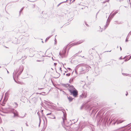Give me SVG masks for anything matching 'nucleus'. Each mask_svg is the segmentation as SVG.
Listing matches in <instances>:
<instances>
[{
	"mask_svg": "<svg viewBox=\"0 0 131 131\" xmlns=\"http://www.w3.org/2000/svg\"><path fill=\"white\" fill-rule=\"evenodd\" d=\"M89 68V67L86 64H80L76 66L75 69L76 71L79 72L80 74H83L85 73L88 71Z\"/></svg>",
	"mask_w": 131,
	"mask_h": 131,
	"instance_id": "nucleus-1",
	"label": "nucleus"
},
{
	"mask_svg": "<svg viewBox=\"0 0 131 131\" xmlns=\"http://www.w3.org/2000/svg\"><path fill=\"white\" fill-rule=\"evenodd\" d=\"M7 111H9V113H12L14 114V115L13 116L14 118L17 117L23 118L25 117L26 115V113H25L23 117H19V116L18 112L17 110L13 108H8L7 109Z\"/></svg>",
	"mask_w": 131,
	"mask_h": 131,
	"instance_id": "nucleus-2",
	"label": "nucleus"
},
{
	"mask_svg": "<svg viewBox=\"0 0 131 131\" xmlns=\"http://www.w3.org/2000/svg\"><path fill=\"white\" fill-rule=\"evenodd\" d=\"M66 86L67 87V89L70 92L75 89L73 86L69 84H67L66 85Z\"/></svg>",
	"mask_w": 131,
	"mask_h": 131,
	"instance_id": "nucleus-3",
	"label": "nucleus"
},
{
	"mask_svg": "<svg viewBox=\"0 0 131 131\" xmlns=\"http://www.w3.org/2000/svg\"><path fill=\"white\" fill-rule=\"evenodd\" d=\"M70 93V95H72L74 97H77L78 94V91L75 89Z\"/></svg>",
	"mask_w": 131,
	"mask_h": 131,
	"instance_id": "nucleus-4",
	"label": "nucleus"
},
{
	"mask_svg": "<svg viewBox=\"0 0 131 131\" xmlns=\"http://www.w3.org/2000/svg\"><path fill=\"white\" fill-rule=\"evenodd\" d=\"M66 52V49H64L62 51V53H61L60 52H59V54L61 57L63 58L64 57H65V54Z\"/></svg>",
	"mask_w": 131,
	"mask_h": 131,
	"instance_id": "nucleus-5",
	"label": "nucleus"
},
{
	"mask_svg": "<svg viewBox=\"0 0 131 131\" xmlns=\"http://www.w3.org/2000/svg\"><path fill=\"white\" fill-rule=\"evenodd\" d=\"M84 40H81L79 41H78L77 42H74V43H72L71 44V46H74L75 45H78L79 44H80L84 41Z\"/></svg>",
	"mask_w": 131,
	"mask_h": 131,
	"instance_id": "nucleus-6",
	"label": "nucleus"
},
{
	"mask_svg": "<svg viewBox=\"0 0 131 131\" xmlns=\"http://www.w3.org/2000/svg\"><path fill=\"white\" fill-rule=\"evenodd\" d=\"M87 93L86 92H83L82 94L80 96V98H85L87 97Z\"/></svg>",
	"mask_w": 131,
	"mask_h": 131,
	"instance_id": "nucleus-7",
	"label": "nucleus"
},
{
	"mask_svg": "<svg viewBox=\"0 0 131 131\" xmlns=\"http://www.w3.org/2000/svg\"><path fill=\"white\" fill-rule=\"evenodd\" d=\"M46 115L48 116L49 115V116L48 117L52 119H55L56 118L51 113H49L46 114Z\"/></svg>",
	"mask_w": 131,
	"mask_h": 131,
	"instance_id": "nucleus-8",
	"label": "nucleus"
},
{
	"mask_svg": "<svg viewBox=\"0 0 131 131\" xmlns=\"http://www.w3.org/2000/svg\"><path fill=\"white\" fill-rule=\"evenodd\" d=\"M125 121V120H118L117 119L116 121L114 123V124L115 125V124L116 123L117 124H119Z\"/></svg>",
	"mask_w": 131,
	"mask_h": 131,
	"instance_id": "nucleus-9",
	"label": "nucleus"
},
{
	"mask_svg": "<svg viewBox=\"0 0 131 131\" xmlns=\"http://www.w3.org/2000/svg\"><path fill=\"white\" fill-rule=\"evenodd\" d=\"M23 68H20L19 70V72L18 73L17 76V78H18L20 74L21 73L22 71H23Z\"/></svg>",
	"mask_w": 131,
	"mask_h": 131,
	"instance_id": "nucleus-10",
	"label": "nucleus"
},
{
	"mask_svg": "<svg viewBox=\"0 0 131 131\" xmlns=\"http://www.w3.org/2000/svg\"><path fill=\"white\" fill-rule=\"evenodd\" d=\"M18 71H17L16 70L15 73H13V78L14 79V80H15V81L17 82L15 80V78H14V76L15 75L16 76V74H17V72H18Z\"/></svg>",
	"mask_w": 131,
	"mask_h": 131,
	"instance_id": "nucleus-11",
	"label": "nucleus"
},
{
	"mask_svg": "<svg viewBox=\"0 0 131 131\" xmlns=\"http://www.w3.org/2000/svg\"><path fill=\"white\" fill-rule=\"evenodd\" d=\"M110 22V21L108 20H108H107L106 25L104 26V29H105L108 26V25L109 24Z\"/></svg>",
	"mask_w": 131,
	"mask_h": 131,
	"instance_id": "nucleus-12",
	"label": "nucleus"
},
{
	"mask_svg": "<svg viewBox=\"0 0 131 131\" xmlns=\"http://www.w3.org/2000/svg\"><path fill=\"white\" fill-rule=\"evenodd\" d=\"M63 117L62 118V119H63V123H64L65 121L66 120V117L64 115V113L63 112Z\"/></svg>",
	"mask_w": 131,
	"mask_h": 131,
	"instance_id": "nucleus-13",
	"label": "nucleus"
},
{
	"mask_svg": "<svg viewBox=\"0 0 131 131\" xmlns=\"http://www.w3.org/2000/svg\"><path fill=\"white\" fill-rule=\"evenodd\" d=\"M115 14H116L114 13L111 15L110 14L109 16V17H110V18L112 19Z\"/></svg>",
	"mask_w": 131,
	"mask_h": 131,
	"instance_id": "nucleus-14",
	"label": "nucleus"
},
{
	"mask_svg": "<svg viewBox=\"0 0 131 131\" xmlns=\"http://www.w3.org/2000/svg\"><path fill=\"white\" fill-rule=\"evenodd\" d=\"M67 97H68V100H69V101L70 102H71V101H72V100H73V98H72V97H71L70 96H69V97L68 96Z\"/></svg>",
	"mask_w": 131,
	"mask_h": 131,
	"instance_id": "nucleus-15",
	"label": "nucleus"
},
{
	"mask_svg": "<svg viewBox=\"0 0 131 131\" xmlns=\"http://www.w3.org/2000/svg\"><path fill=\"white\" fill-rule=\"evenodd\" d=\"M13 104L14 105H14L15 106L14 107L15 108H17L18 106V105L15 102H14V103Z\"/></svg>",
	"mask_w": 131,
	"mask_h": 131,
	"instance_id": "nucleus-16",
	"label": "nucleus"
},
{
	"mask_svg": "<svg viewBox=\"0 0 131 131\" xmlns=\"http://www.w3.org/2000/svg\"><path fill=\"white\" fill-rule=\"evenodd\" d=\"M57 111H62V110H63V109L62 107H60L59 108H57Z\"/></svg>",
	"mask_w": 131,
	"mask_h": 131,
	"instance_id": "nucleus-17",
	"label": "nucleus"
},
{
	"mask_svg": "<svg viewBox=\"0 0 131 131\" xmlns=\"http://www.w3.org/2000/svg\"><path fill=\"white\" fill-rule=\"evenodd\" d=\"M68 1L67 0L66 1H64V2H62L61 3H60V4H59L58 5H57V7H58L59 5H60L62 3H65V2H67Z\"/></svg>",
	"mask_w": 131,
	"mask_h": 131,
	"instance_id": "nucleus-18",
	"label": "nucleus"
},
{
	"mask_svg": "<svg viewBox=\"0 0 131 131\" xmlns=\"http://www.w3.org/2000/svg\"><path fill=\"white\" fill-rule=\"evenodd\" d=\"M122 74L124 76H128L129 75V74H128L125 73H122Z\"/></svg>",
	"mask_w": 131,
	"mask_h": 131,
	"instance_id": "nucleus-19",
	"label": "nucleus"
},
{
	"mask_svg": "<svg viewBox=\"0 0 131 131\" xmlns=\"http://www.w3.org/2000/svg\"><path fill=\"white\" fill-rule=\"evenodd\" d=\"M51 36H49L48 37H47L46 39V40H45V41H47L51 37Z\"/></svg>",
	"mask_w": 131,
	"mask_h": 131,
	"instance_id": "nucleus-20",
	"label": "nucleus"
},
{
	"mask_svg": "<svg viewBox=\"0 0 131 131\" xmlns=\"http://www.w3.org/2000/svg\"><path fill=\"white\" fill-rule=\"evenodd\" d=\"M39 126H40V124L41 123V120L40 118V116H39Z\"/></svg>",
	"mask_w": 131,
	"mask_h": 131,
	"instance_id": "nucleus-21",
	"label": "nucleus"
},
{
	"mask_svg": "<svg viewBox=\"0 0 131 131\" xmlns=\"http://www.w3.org/2000/svg\"><path fill=\"white\" fill-rule=\"evenodd\" d=\"M129 125V124H128V125H126V126H124V127H121V128H119L118 129V130H119V129H121V128H124V127H126V126H128V125Z\"/></svg>",
	"mask_w": 131,
	"mask_h": 131,
	"instance_id": "nucleus-22",
	"label": "nucleus"
},
{
	"mask_svg": "<svg viewBox=\"0 0 131 131\" xmlns=\"http://www.w3.org/2000/svg\"><path fill=\"white\" fill-rule=\"evenodd\" d=\"M73 78H71L70 79L69 81L70 83H71V82H72L73 81Z\"/></svg>",
	"mask_w": 131,
	"mask_h": 131,
	"instance_id": "nucleus-23",
	"label": "nucleus"
},
{
	"mask_svg": "<svg viewBox=\"0 0 131 131\" xmlns=\"http://www.w3.org/2000/svg\"><path fill=\"white\" fill-rule=\"evenodd\" d=\"M24 8V7H23L21 9H20V13L21 12H22V10H23V9Z\"/></svg>",
	"mask_w": 131,
	"mask_h": 131,
	"instance_id": "nucleus-24",
	"label": "nucleus"
},
{
	"mask_svg": "<svg viewBox=\"0 0 131 131\" xmlns=\"http://www.w3.org/2000/svg\"><path fill=\"white\" fill-rule=\"evenodd\" d=\"M128 37L127 36V38L125 40V41L126 42H127L128 41V38H127Z\"/></svg>",
	"mask_w": 131,
	"mask_h": 131,
	"instance_id": "nucleus-25",
	"label": "nucleus"
},
{
	"mask_svg": "<svg viewBox=\"0 0 131 131\" xmlns=\"http://www.w3.org/2000/svg\"><path fill=\"white\" fill-rule=\"evenodd\" d=\"M131 34V31L128 34L127 36L128 37H129V36Z\"/></svg>",
	"mask_w": 131,
	"mask_h": 131,
	"instance_id": "nucleus-26",
	"label": "nucleus"
},
{
	"mask_svg": "<svg viewBox=\"0 0 131 131\" xmlns=\"http://www.w3.org/2000/svg\"><path fill=\"white\" fill-rule=\"evenodd\" d=\"M70 75V73H67L66 74V75L68 76H69Z\"/></svg>",
	"mask_w": 131,
	"mask_h": 131,
	"instance_id": "nucleus-27",
	"label": "nucleus"
},
{
	"mask_svg": "<svg viewBox=\"0 0 131 131\" xmlns=\"http://www.w3.org/2000/svg\"><path fill=\"white\" fill-rule=\"evenodd\" d=\"M85 25H86V26H87L89 27V25L86 23V22H85Z\"/></svg>",
	"mask_w": 131,
	"mask_h": 131,
	"instance_id": "nucleus-28",
	"label": "nucleus"
},
{
	"mask_svg": "<svg viewBox=\"0 0 131 131\" xmlns=\"http://www.w3.org/2000/svg\"><path fill=\"white\" fill-rule=\"evenodd\" d=\"M118 12V10H117L115 12H114V13L116 14V13H117Z\"/></svg>",
	"mask_w": 131,
	"mask_h": 131,
	"instance_id": "nucleus-29",
	"label": "nucleus"
},
{
	"mask_svg": "<svg viewBox=\"0 0 131 131\" xmlns=\"http://www.w3.org/2000/svg\"><path fill=\"white\" fill-rule=\"evenodd\" d=\"M59 70H60L61 71H62V69H61V68L60 67L59 68Z\"/></svg>",
	"mask_w": 131,
	"mask_h": 131,
	"instance_id": "nucleus-30",
	"label": "nucleus"
},
{
	"mask_svg": "<svg viewBox=\"0 0 131 131\" xmlns=\"http://www.w3.org/2000/svg\"><path fill=\"white\" fill-rule=\"evenodd\" d=\"M43 89V88H38V90H41L42 89Z\"/></svg>",
	"mask_w": 131,
	"mask_h": 131,
	"instance_id": "nucleus-31",
	"label": "nucleus"
},
{
	"mask_svg": "<svg viewBox=\"0 0 131 131\" xmlns=\"http://www.w3.org/2000/svg\"><path fill=\"white\" fill-rule=\"evenodd\" d=\"M78 129H79V128L78 127H77L76 128V130H77Z\"/></svg>",
	"mask_w": 131,
	"mask_h": 131,
	"instance_id": "nucleus-32",
	"label": "nucleus"
},
{
	"mask_svg": "<svg viewBox=\"0 0 131 131\" xmlns=\"http://www.w3.org/2000/svg\"><path fill=\"white\" fill-rule=\"evenodd\" d=\"M2 122V120L1 119L0 117V123H1Z\"/></svg>",
	"mask_w": 131,
	"mask_h": 131,
	"instance_id": "nucleus-33",
	"label": "nucleus"
},
{
	"mask_svg": "<svg viewBox=\"0 0 131 131\" xmlns=\"http://www.w3.org/2000/svg\"><path fill=\"white\" fill-rule=\"evenodd\" d=\"M57 63H54V65L55 66H56V65H57Z\"/></svg>",
	"mask_w": 131,
	"mask_h": 131,
	"instance_id": "nucleus-34",
	"label": "nucleus"
},
{
	"mask_svg": "<svg viewBox=\"0 0 131 131\" xmlns=\"http://www.w3.org/2000/svg\"><path fill=\"white\" fill-rule=\"evenodd\" d=\"M128 94V93L127 92L126 93V95L127 96Z\"/></svg>",
	"mask_w": 131,
	"mask_h": 131,
	"instance_id": "nucleus-35",
	"label": "nucleus"
},
{
	"mask_svg": "<svg viewBox=\"0 0 131 131\" xmlns=\"http://www.w3.org/2000/svg\"><path fill=\"white\" fill-rule=\"evenodd\" d=\"M68 68V69L69 70H71V69L70 68Z\"/></svg>",
	"mask_w": 131,
	"mask_h": 131,
	"instance_id": "nucleus-36",
	"label": "nucleus"
},
{
	"mask_svg": "<svg viewBox=\"0 0 131 131\" xmlns=\"http://www.w3.org/2000/svg\"><path fill=\"white\" fill-rule=\"evenodd\" d=\"M111 50H110V51H106L105 52H111Z\"/></svg>",
	"mask_w": 131,
	"mask_h": 131,
	"instance_id": "nucleus-37",
	"label": "nucleus"
},
{
	"mask_svg": "<svg viewBox=\"0 0 131 131\" xmlns=\"http://www.w3.org/2000/svg\"><path fill=\"white\" fill-rule=\"evenodd\" d=\"M120 49L121 50V51L122 50V49L121 47H120Z\"/></svg>",
	"mask_w": 131,
	"mask_h": 131,
	"instance_id": "nucleus-38",
	"label": "nucleus"
},
{
	"mask_svg": "<svg viewBox=\"0 0 131 131\" xmlns=\"http://www.w3.org/2000/svg\"><path fill=\"white\" fill-rule=\"evenodd\" d=\"M128 76L131 77V74H129Z\"/></svg>",
	"mask_w": 131,
	"mask_h": 131,
	"instance_id": "nucleus-39",
	"label": "nucleus"
},
{
	"mask_svg": "<svg viewBox=\"0 0 131 131\" xmlns=\"http://www.w3.org/2000/svg\"><path fill=\"white\" fill-rule=\"evenodd\" d=\"M131 58V55L130 56V58H129L128 59V60L130 59Z\"/></svg>",
	"mask_w": 131,
	"mask_h": 131,
	"instance_id": "nucleus-40",
	"label": "nucleus"
},
{
	"mask_svg": "<svg viewBox=\"0 0 131 131\" xmlns=\"http://www.w3.org/2000/svg\"><path fill=\"white\" fill-rule=\"evenodd\" d=\"M128 60H127V59H125V60L124 61H125H125H127Z\"/></svg>",
	"mask_w": 131,
	"mask_h": 131,
	"instance_id": "nucleus-41",
	"label": "nucleus"
},
{
	"mask_svg": "<svg viewBox=\"0 0 131 131\" xmlns=\"http://www.w3.org/2000/svg\"><path fill=\"white\" fill-rule=\"evenodd\" d=\"M115 22H116V23H115L116 24V23H117V24H118V23H117L118 21H115Z\"/></svg>",
	"mask_w": 131,
	"mask_h": 131,
	"instance_id": "nucleus-42",
	"label": "nucleus"
},
{
	"mask_svg": "<svg viewBox=\"0 0 131 131\" xmlns=\"http://www.w3.org/2000/svg\"><path fill=\"white\" fill-rule=\"evenodd\" d=\"M33 49V48H30V49H29V50L30 51L31 50V49Z\"/></svg>",
	"mask_w": 131,
	"mask_h": 131,
	"instance_id": "nucleus-43",
	"label": "nucleus"
},
{
	"mask_svg": "<svg viewBox=\"0 0 131 131\" xmlns=\"http://www.w3.org/2000/svg\"><path fill=\"white\" fill-rule=\"evenodd\" d=\"M43 110H41V112L42 113L43 112Z\"/></svg>",
	"mask_w": 131,
	"mask_h": 131,
	"instance_id": "nucleus-44",
	"label": "nucleus"
},
{
	"mask_svg": "<svg viewBox=\"0 0 131 131\" xmlns=\"http://www.w3.org/2000/svg\"><path fill=\"white\" fill-rule=\"evenodd\" d=\"M26 125L27 126H28V125L27 123L26 124Z\"/></svg>",
	"mask_w": 131,
	"mask_h": 131,
	"instance_id": "nucleus-45",
	"label": "nucleus"
},
{
	"mask_svg": "<svg viewBox=\"0 0 131 131\" xmlns=\"http://www.w3.org/2000/svg\"><path fill=\"white\" fill-rule=\"evenodd\" d=\"M56 41L55 40V43H55V44H56Z\"/></svg>",
	"mask_w": 131,
	"mask_h": 131,
	"instance_id": "nucleus-46",
	"label": "nucleus"
},
{
	"mask_svg": "<svg viewBox=\"0 0 131 131\" xmlns=\"http://www.w3.org/2000/svg\"><path fill=\"white\" fill-rule=\"evenodd\" d=\"M119 59H122V58L121 57L119 58Z\"/></svg>",
	"mask_w": 131,
	"mask_h": 131,
	"instance_id": "nucleus-47",
	"label": "nucleus"
},
{
	"mask_svg": "<svg viewBox=\"0 0 131 131\" xmlns=\"http://www.w3.org/2000/svg\"><path fill=\"white\" fill-rule=\"evenodd\" d=\"M99 31H100V32H102V30H99Z\"/></svg>",
	"mask_w": 131,
	"mask_h": 131,
	"instance_id": "nucleus-48",
	"label": "nucleus"
},
{
	"mask_svg": "<svg viewBox=\"0 0 131 131\" xmlns=\"http://www.w3.org/2000/svg\"><path fill=\"white\" fill-rule=\"evenodd\" d=\"M67 72V71H65V72L66 73V72Z\"/></svg>",
	"mask_w": 131,
	"mask_h": 131,
	"instance_id": "nucleus-49",
	"label": "nucleus"
},
{
	"mask_svg": "<svg viewBox=\"0 0 131 131\" xmlns=\"http://www.w3.org/2000/svg\"><path fill=\"white\" fill-rule=\"evenodd\" d=\"M10 131H15L14 130H11Z\"/></svg>",
	"mask_w": 131,
	"mask_h": 131,
	"instance_id": "nucleus-50",
	"label": "nucleus"
},
{
	"mask_svg": "<svg viewBox=\"0 0 131 131\" xmlns=\"http://www.w3.org/2000/svg\"><path fill=\"white\" fill-rule=\"evenodd\" d=\"M52 59L53 60H54V59H53V57H52Z\"/></svg>",
	"mask_w": 131,
	"mask_h": 131,
	"instance_id": "nucleus-51",
	"label": "nucleus"
},
{
	"mask_svg": "<svg viewBox=\"0 0 131 131\" xmlns=\"http://www.w3.org/2000/svg\"><path fill=\"white\" fill-rule=\"evenodd\" d=\"M26 49H29V48H26Z\"/></svg>",
	"mask_w": 131,
	"mask_h": 131,
	"instance_id": "nucleus-52",
	"label": "nucleus"
},
{
	"mask_svg": "<svg viewBox=\"0 0 131 131\" xmlns=\"http://www.w3.org/2000/svg\"><path fill=\"white\" fill-rule=\"evenodd\" d=\"M7 72L8 73H9V72L8 71H7Z\"/></svg>",
	"mask_w": 131,
	"mask_h": 131,
	"instance_id": "nucleus-53",
	"label": "nucleus"
},
{
	"mask_svg": "<svg viewBox=\"0 0 131 131\" xmlns=\"http://www.w3.org/2000/svg\"><path fill=\"white\" fill-rule=\"evenodd\" d=\"M63 75H65V73H63Z\"/></svg>",
	"mask_w": 131,
	"mask_h": 131,
	"instance_id": "nucleus-54",
	"label": "nucleus"
},
{
	"mask_svg": "<svg viewBox=\"0 0 131 131\" xmlns=\"http://www.w3.org/2000/svg\"><path fill=\"white\" fill-rule=\"evenodd\" d=\"M126 57V56H125V57H124V58L123 59H124V58H125V57Z\"/></svg>",
	"mask_w": 131,
	"mask_h": 131,
	"instance_id": "nucleus-55",
	"label": "nucleus"
},
{
	"mask_svg": "<svg viewBox=\"0 0 131 131\" xmlns=\"http://www.w3.org/2000/svg\"><path fill=\"white\" fill-rule=\"evenodd\" d=\"M108 18H109V17H108V19H107V20H108H108H108Z\"/></svg>",
	"mask_w": 131,
	"mask_h": 131,
	"instance_id": "nucleus-56",
	"label": "nucleus"
},
{
	"mask_svg": "<svg viewBox=\"0 0 131 131\" xmlns=\"http://www.w3.org/2000/svg\"><path fill=\"white\" fill-rule=\"evenodd\" d=\"M118 46H117V48H118Z\"/></svg>",
	"mask_w": 131,
	"mask_h": 131,
	"instance_id": "nucleus-57",
	"label": "nucleus"
},
{
	"mask_svg": "<svg viewBox=\"0 0 131 131\" xmlns=\"http://www.w3.org/2000/svg\"><path fill=\"white\" fill-rule=\"evenodd\" d=\"M76 55V54H75L74 55V56H75Z\"/></svg>",
	"mask_w": 131,
	"mask_h": 131,
	"instance_id": "nucleus-58",
	"label": "nucleus"
},
{
	"mask_svg": "<svg viewBox=\"0 0 131 131\" xmlns=\"http://www.w3.org/2000/svg\"><path fill=\"white\" fill-rule=\"evenodd\" d=\"M74 1V0H73L72 2H73V1Z\"/></svg>",
	"mask_w": 131,
	"mask_h": 131,
	"instance_id": "nucleus-59",
	"label": "nucleus"
},
{
	"mask_svg": "<svg viewBox=\"0 0 131 131\" xmlns=\"http://www.w3.org/2000/svg\"><path fill=\"white\" fill-rule=\"evenodd\" d=\"M0 78H1L2 79V78H1L0 77Z\"/></svg>",
	"mask_w": 131,
	"mask_h": 131,
	"instance_id": "nucleus-60",
	"label": "nucleus"
},
{
	"mask_svg": "<svg viewBox=\"0 0 131 131\" xmlns=\"http://www.w3.org/2000/svg\"><path fill=\"white\" fill-rule=\"evenodd\" d=\"M60 76V74H59V76Z\"/></svg>",
	"mask_w": 131,
	"mask_h": 131,
	"instance_id": "nucleus-61",
	"label": "nucleus"
},
{
	"mask_svg": "<svg viewBox=\"0 0 131 131\" xmlns=\"http://www.w3.org/2000/svg\"><path fill=\"white\" fill-rule=\"evenodd\" d=\"M42 42H43L42 41Z\"/></svg>",
	"mask_w": 131,
	"mask_h": 131,
	"instance_id": "nucleus-62",
	"label": "nucleus"
},
{
	"mask_svg": "<svg viewBox=\"0 0 131 131\" xmlns=\"http://www.w3.org/2000/svg\"><path fill=\"white\" fill-rule=\"evenodd\" d=\"M109 1V0H107V1Z\"/></svg>",
	"mask_w": 131,
	"mask_h": 131,
	"instance_id": "nucleus-63",
	"label": "nucleus"
},
{
	"mask_svg": "<svg viewBox=\"0 0 131 131\" xmlns=\"http://www.w3.org/2000/svg\"><path fill=\"white\" fill-rule=\"evenodd\" d=\"M84 56H83L82 57L84 58Z\"/></svg>",
	"mask_w": 131,
	"mask_h": 131,
	"instance_id": "nucleus-64",
	"label": "nucleus"
}]
</instances>
